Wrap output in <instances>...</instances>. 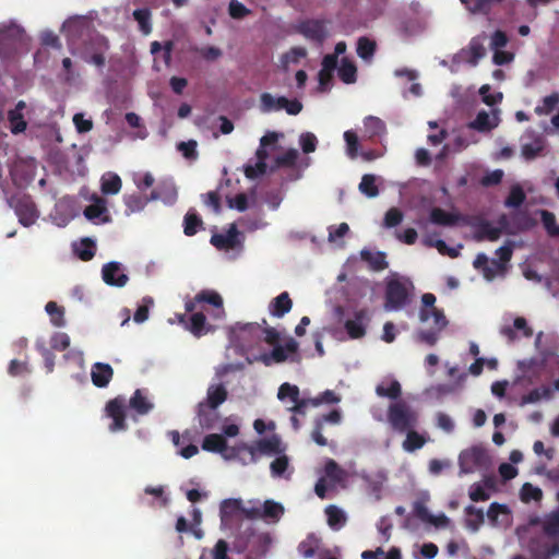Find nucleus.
<instances>
[{
  "mask_svg": "<svg viewBox=\"0 0 559 559\" xmlns=\"http://www.w3.org/2000/svg\"><path fill=\"white\" fill-rule=\"evenodd\" d=\"M418 413L403 400L391 403L388 407L386 419L393 431L404 433L418 425Z\"/></svg>",
  "mask_w": 559,
  "mask_h": 559,
  "instance_id": "1",
  "label": "nucleus"
},
{
  "mask_svg": "<svg viewBox=\"0 0 559 559\" xmlns=\"http://www.w3.org/2000/svg\"><path fill=\"white\" fill-rule=\"evenodd\" d=\"M25 32L15 23L0 24V60H12L24 43Z\"/></svg>",
  "mask_w": 559,
  "mask_h": 559,
  "instance_id": "2",
  "label": "nucleus"
},
{
  "mask_svg": "<svg viewBox=\"0 0 559 559\" xmlns=\"http://www.w3.org/2000/svg\"><path fill=\"white\" fill-rule=\"evenodd\" d=\"M459 464L461 471L468 474L486 468L490 464V457L484 447L474 445L460 453Z\"/></svg>",
  "mask_w": 559,
  "mask_h": 559,
  "instance_id": "3",
  "label": "nucleus"
},
{
  "mask_svg": "<svg viewBox=\"0 0 559 559\" xmlns=\"http://www.w3.org/2000/svg\"><path fill=\"white\" fill-rule=\"evenodd\" d=\"M408 302L409 292L407 286L400 280H390L385 287V310H400Z\"/></svg>",
  "mask_w": 559,
  "mask_h": 559,
  "instance_id": "4",
  "label": "nucleus"
},
{
  "mask_svg": "<svg viewBox=\"0 0 559 559\" xmlns=\"http://www.w3.org/2000/svg\"><path fill=\"white\" fill-rule=\"evenodd\" d=\"M10 205L14 207L15 214L19 217V222L23 226L28 227L33 225L38 218V211L31 195L22 194L12 197L10 200Z\"/></svg>",
  "mask_w": 559,
  "mask_h": 559,
  "instance_id": "5",
  "label": "nucleus"
},
{
  "mask_svg": "<svg viewBox=\"0 0 559 559\" xmlns=\"http://www.w3.org/2000/svg\"><path fill=\"white\" fill-rule=\"evenodd\" d=\"M105 412L107 417L112 419L109 425L111 432H118L127 430L128 425L126 423V400L122 396H117L107 402Z\"/></svg>",
  "mask_w": 559,
  "mask_h": 559,
  "instance_id": "6",
  "label": "nucleus"
},
{
  "mask_svg": "<svg viewBox=\"0 0 559 559\" xmlns=\"http://www.w3.org/2000/svg\"><path fill=\"white\" fill-rule=\"evenodd\" d=\"M108 48V40L105 37L97 35L85 45L83 59L88 63H93L96 67L102 68L105 66V53Z\"/></svg>",
  "mask_w": 559,
  "mask_h": 559,
  "instance_id": "7",
  "label": "nucleus"
},
{
  "mask_svg": "<svg viewBox=\"0 0 559 559\" xmlns=\"http://www.w3.org/2000/svg\"><path fill=\"white\" fill-rule=\"evenodd\" d=\"M423 307L419 310V320L421 322L428 321L430 318L433 319V324L439 328H445L448 320L442 309L435 307L436 296L431 293H426L421 296Z\"/></svg>",
  "mask_w": 559,
  "mask_h": 559,
  "instance_id": "8",
  "label": "nucleus"
},
{
  "mask_svg": "<svg viewBox=\"0 0 559 559\" xmlns=\"http://www.w3.org/2000/svg\"><path fill=\"white\" fill-rule=\"evenodd\" d=\"M370 322L369 310L364 308L354 312V318L345 321L344 328L353 340L362 338L366 335Z\"/></svg>",
  "mask_w": 559,
  "mask_h": 559,
  "instance_id": "9",
  "label": "nucleus"
},
{
  "mask_svg": "<svg viewBox=\"0 0 559 559\" xmlns=\"http://www.w3.org/2000/svg\"><path fill=\"white\" fill-rule=\"evenodd\" d=\"M298 32L302 34L307 39L318 44H322L328 36L325 22L316 19L302 21L298 25Z\"/></svg>",
  "mask_w": 559,
  "mask_h": 559,
  "instance_id": "10",
  "label": "nucleus"
},
{
  "mask_svg": "<svg viewBox=\"0 0 559 559\" xmlns=\"http://www.w3.org/2000/svg\"><path fill=\"white\" fill-rule=\"evenodd\" d=\"M178 319L186 330L195 337H201L211 331V326L206 323L205 314L202 311L194 312L189 318L186 314H179Z\"/></svg>",
  "mask_w": 559,
  "mask_h": 559,
  "instance_id": "11",
  "label": "nucleus"
},
{
  "mask_svg": "<svg viewBox=\"0 0 559 559\" xmlns=\"http://www.w3.org/2000/svg\"><path fill=\"white\" fill-rule=\"evenodd\" d=\"M102 276L104 282L110 286L123 287L129 277L121 271V265L118 262L106 263L102 269Z\"/></svg>",
  "mask_w": 559,
  "mask_h": 559,
  "instance_id": "12",
  "label": "nucleus"
},
{
  "mask_svg": "<svg viewBox=\"0 0 559 559\" xmlns=\"http://www.w3.org/2000/svg\"><path fill=\"white\" fill-rule=\"evenodd\" d=\"M487 39V35L485 32L473 37L466 49H463L462 52L467 56V62L472 66H476L478 61L485 57L486 48L485 41Z\"/></svg>",
  "mask_w": 559,
  "mask_h": 559,
  "instance_id": "13",
  "label": "nucleus"
},
{
  "mask_svg": "<svg viewBox=\"0 0 559 559\" xmlns=\"http://www.w3.org/2000/svg\"><path fill=\"white\" fill-rule=\"evenodd\" d=\"M238 230L235 224H231L226 234H214L211 237V245L218 250H230L238 245Z\"/></svg>",
  "mask_w": 559,
  "mask_h": 559,
  "instance_id": "14",
  "label": "nucleus"
},
{
  "mask_svg": "<svg viewBox=\"0 0 559 559\" xmlns=\"http://www.w3.org/2000/svg\"><path fill=\"white\" fill-rule=\"evenodd\" d=\"M26 108L24 100H19L15 107L8 111V121L13 134L22 133L26 130L27 122L24 119L23 110Z\"/></svg>",
  "mask_w": 559,
  "mask_h": 559,
  "instance_id": "15",
  "label": "nucleus"
},
{
  "mask_svg": "<svg viewBox=\"0 0 559 559\" xmlns=\"http://www.w3.org/2000/svg\"><path fill=\"white\" fill-rule=\"evenodd\" d=\"M92 382L97 388H106L114 377V369L109 364L95 362L91 371Z\"/></svg>",
  "mask_w": 559,
  "mask_h": 559,
  "instance_id": "16",
  "label": "nucleus"
},
{
  "mask_svg": "<svg viewBox=\"0 0 559 559\" xmlns=\"http://www.w3.org/2000/svg\"><path fill=\"white\" fill-rule=\"evenodd\" d=\"M293 308V301L287 292L281 293L277 297L272 299L269 305L271 316L275 318H283Z\"/></svg>",
  "mask_w": 559,
  "mask_h": 559,
  "instance_id": "17",
  "label": "nucleus"
},
{
  "mask_svg": "<svg viewBox=\"0 0 559 559\" xmlns=\"http://www.w3.org/2000/svg\"><path fill=\"white\" fill-rule=\"evenodd\" d=\"M195 300L199 301L200 304L206 302V304H210L213 307H215L216 308V312L214 314L215 318L221 319L225 314V310L223 307V298L218 293H216L214 290H209V289L201 290L199 294L195 295Z\"/></svg>",
  "mask_w": 559,
  "mask_h": 559,
  "instance_id": "18",
  "label": "nucleus"
},
{
  "mask_svg": "<svg viewBox=\"0 0 559 559\" xmlns=\"http://www.w3.org/2000/svg\"><path fill=\"white\" fill-rule=\"evenodd\" d=\"M129 406L139 415H146L153 408L154 404L144 394V391L136 389L129 401Z\"/></svg>",
  "mask_w": 559,
  "mask_h": 559,
  "instance_id": "19",
  "label": "nucleus"
},
{
  "mask_svg": "<svg viewBox=\"0 0 559 559\" xmlns=\"http://www.w3.org/2000/svg\"><path fill=\"white\" fill-rule=\"evenodd\" d=\"M228 396V392L224 384H212L206 392V401L204 402L210 408L216 409L223 404Z\"/></svg>",
  "mask_w": 559,
  "mask_h": 559,
  "instance_id": "20",
  "label": "nucleus"
},
{
  "mask_svg": "<svg viewBox=\"0 0 559 559\" xmlns=\"http://www.w3.org/2000/svg\"><path fill=\"white\" fill-rule=\"evenodd\" d=\"M462 219L460 214L449 213L441 207H433L430 212V221L440 226H454Z\"/></svg>",
  "mask_w": 559,
  "mask_h": 559,
  "instance_id": "21",
  "label": "nucleus"
},
{
  "mask_svg": "<svg viewBox=\"0 0 559 559\" xmlns=\"http://www.w3.org/2000/svg\"><path fill=\"white\" fill-rule=\"evenodd\" d=\"M360 257L362 261L367 262L370 269L373 271H383L389 266V263L386 262V255L384 252H371L365 249L361 250Z\"/></svg>",
  "mask_w": 559,
  "mask_h": 559,
  "instance_id": "22",
  "label": "nucleus"
},
{
  "mask_svg": "<svg viewBox=\"0 0 559 559\" xmlns=\"http://www.w3.org/2000/svg\"><path fill=\"white\" fill-rule=\"evenodd\" d=\"M198 419L202 428L212 429L218 419V414L216 409H212L204 402H201L198 405Z\"/></svg>",
  "mask_w": 559,
  "mask_h": 559,
  "instance_id": "23",
  "label": "nucleus"
},
{
  "mask_svg": "<svg viewBox=\"0 0 559 559\" xmlns=\"http://www.w3.org/2000/svg\"><path fill=\"white\" fill-rule=\"evenodd\" d=\"M542 528L549 538H559V509L545 514L542 520Z\"/></svg>",
  "mask_w": 559,
  "mask_h": 559,
  "instance_id": "24",
  "label": "nucleus"
},
{
  "mask_svg": "<svg viewBox=\"0 0 559 559\" xmlns=\"http://www.w3.org/2000/svg\"><path fill=\"white\" fill-rule=\"evenodd\" d=\"M202 449L207 452L222 453L227 450V441L222 435L211 433L204 437Z\"/></svg>",
  "mask_w": 559,
  "mask_h": 559,
  "instance_id": "25",
  "label": "nucleus"
},
{
  "mask_svg": "<svg viewBox=\"0 0 559 559\" xmlns=\"http://www.w3.org/2000/svg\"><path fill=\"white\" fill-rule=\"evenodd\" d=\"M465 7L468 9L469 12L476 14H489L491 11V8L502 2L503 0H460Z\"/></svg>",
  "mask_w": 559,
  "mask_h": 559,
  "instance_id": "26",
  "label": "nucleus"
},
{
  "mask_svg": "<svg viewBox=\"0 0 559 559\" xmlns=\"http://www.w3.org/2000/svg\"><path fill=\"white\" fill-rule=\"evenodd\" d=\"M497 127V122H495L489 114L485 110H481L477 114L476 118L468 123V128L473 130H477L479 132H488Z\"/></svg>",
  "mask_w": 559,
  "mask_h": 559,
  "instance_id": "27",
  "label": "nucleus"
},
{
  "mask_svg": "<svg viewBox=\"0 0 559 559\" xmlns=\"http://www.w3.org/2000/svg\"><path fill=\"white\" fill-rule=\"evenodd\" d=\"M502 228L493 226L488 221H481L477 228V239H487L489 241H496L500 238Z\"/></svg>",
  "mask_w": 559,
  "mask_h": 559,
  "instance_id": "28",
  "label": "nucleus"
},
{
  "mask_svg": "<svg viewBox=\"0 0 559 559\" xmlns=\"http://www.w3.org/2000/svg\"><path fill=\"white\" fill-rule=\"evenodd\" d=\"M364 126L368 138L381 136L385 133V123L378 117L368 116L364 120Z\"/></svg>",
  "mask_w": 559,
  "mask_h": 559,
  "instance_id": "29",
  "label": "nucleus"
},
{
  "mask_svg": "<svg viewBox=\"0 0 559 559\" xmlns=\"http://www.w3.org/2000/svg\"><path fill=\"white\" fill-rule=\"evenodd\" d=\"M338 78L342 82L346 84H352L356 82L357 79V68L353 61L348 58H343L341 60V66L338 68Z\"/></svg>",
  "mask_w": 559,
  "mask_h": 559,
  "instance_id": "30",
  "label": "nucleus"
},
{
  "mask_svg": "<svg viewBox=\"0 0 559 559\" xmlns=\"http://www.w3.org/2000/svg\"><path fill=\"white\" fill-rule=\"evenodd\" d=\"M148 202V199L141 193H133L124 197L126 214L130 215L142 211Z\"/></svg>",
  "mask_w": 559,
  "mask_h": 559,
  "instance_id": "31",
  "label": "nucleus"
},
{
  "mask_svg": "<svg viewBox=\"0 0 559 559\" xmlns=\"http://www.w3.org/2000/svg\"><path fill=\"white\" fill-rule=\"evenodd\" d=\"M376 393L380 397H388L394 401H399L402 394V388L397 380H391L388 386H385L384 383L378 384L376 388Z\"/></svg>",
  "mask_w": 559,
  "mask_h": 559,
  "instance_id": "32",
  "label": "nucleus"
},
{
  "mask_svg": "<svg viewBox=\"0 0 559 559\" xmlns=\"http://www.w3.org/2000/svg\"><path fill=\"white\" fill-rule=\"evenodd\" d=\"M284 513V507L273 500H266L262 508V519L277 522Z\"/></svg>",
  "mask_w": 559,
  "mask_h": 559,
  "instance_id": "33",
  "label": "nucleus"
},
{
  "mask_svg": "<svg viewBox=\"0 0 559 559\" xmlns=\"http://www.w3.org/2000/svg\"><path fill=\"white\" fill-rule=\"evenodd\" d=\"M96 245L91 238H84L74 246V252L82 261H90L94 258Z\"/></svg>",
  "mask_w": 559,
  "mask_h": 559,
  "instance_id": "34",
  "label": "nucleus"
},
{
  "mask_svg": "<svg viewBox=\"0 0 559 559\" xmlns=\"http://www.w3.org/2000/svg\"><path fill=\"white\" fill-rule=\"evenodd\" d=\"M122 187L121 178L116 174H107L102 178V192L104 194H117Z\"/></svg>",
  "mask_w": 559,
  "mask_h": 559,
  "instance_id": "35",
  "label": "nucleus"
},
{
  "mask_svg": "<svg viewBox=\"0 0 559 559\" xmlns=\"http://www.w3.org/2000/svg\"><path fill=\"white\" fill-rule=\"evenodd\" d=\"M404 433H406V439L403 441V449L405 451L414 452L425 445L426 439L417 431H415V429H411Z\"/></svg>",
  "mask_w": 559,
  "mask_h": 559,
  "instance_id": "36",
  "label": "nucleus"
},
{
  "mask_svg": "<svg viewBox=\"0 0 559 559\" xmlns=\"http://www.w3.org/2000/svg\"><path fill=\"white\" fill-rule=\"evenodd\" d=\"M203 225L201 217L194 212L189 211L183 218V233L186 236H193Z\"/></svg>",
  "mask_w": 559,
  "mask_h": 559,
  "instance_id": "37",
  "label": "nucleus"
},
{
  "mask_svg": "<svg viewBox=\"0 0 559 559\" xmlns=\"http://www.w3.org/2000/svg\"><path fill=\"white\" fill-rule=\"evenodd\" d=\"M289 467V459L287 455L283 454L277 456L274 461L270 464L271 475L275 478L277 477H285L289 478L290 473L288 475H285V473L288 471Z\"/></svg>",
  "mask_w": 559,
  "mask_h": 559,
  "instance_id": "38",
  "label": "nucleus"
},
{
  "mask_svg": "<svg viewBox=\"0 0 559 559\" xmlns=\"http://www.w3.org/2000/svg\"><path fill=\"white\" fill-rule=\"evenodd\" d=\"M45 310L49 314L50 321L55 326L61 328L66 325L64 309L58 306L57 302L48 301Z\"/></svg>",
  "mask_w": 559,
  "mask_h": 559,
  "instance_id": "39",
  "label": "nucleus"
},
{
  "mask_svg": "<svg viewBox=\"0 0 559 559\" xmlns=\"http://www.w3.org/2000/svg\"><path fill=\"white\" fill-rule=\"evenodd\" d=\"M242 501L241 499H225L221 503V519L223 522L230 519L236 512H241Z\"/></svg>",
  "mask_w": 559,
  "mask_h": 559,
  "instance_id": "40",
  "label": "nucleus"
},
{
  "mask_svg": "<svg viewBox=\"0 0 559 559\" xmlns=\"http://www.w3.org/2000/svg\"><path fill=\"white\" fill-rule=\"evenodd\" d=\"M544 150V141L542 138H536L531 143H524L521 146V154L526 160L536 158Z\"/></svg>",
  "mask_w": 559,
  "mask_h": 559,
  "instance_id": "41",
  "label": "nucleus"
},
{
  "mask_svg": "<svg viewBox=\"0 0 559 559\" xmlns=\"http://www.w3.org/2000/svg\"><path fill=\"white\" fill-rule=\"evenodd\" d=\"M377 44L368 37H360L357 41V55L362 60H370L376 52Z\"/></svg>",
  "mask_w": 559,
  "mask_h": 559,
  "instance_id": "42",
  "label": "nucleus"
},
{
  "mask_svg": "<svg viewBox=\"0 0 559 559\" xmlns=\"http://www.w3.org/2000/svg\"><path fill=\"white\" fill-rule=\"evenodd\" d=\"M133 19L138 22L140 31L144 35L152 32L151 11L147 8L136 9L133 11Z\"/></svg>",
  "mask_w": 559,
  "mask_h": 559,
  "instance_id": "43",
  "label": "nucleus"
},
{
  "mask_svg": "<svg viewBox=\"0 0 559 559\" xmlns=\"http://www.w3.org/2000/svg\"><path fill=\"white\" fill-rule=\"evenodd\" d=\"M325 514L328 518V524L332 528H340L346 522V516L344 512L336 506L326 507Z\"/></svg>",
  "mask_w": 559,
  "mask_h": 559,
  "instance_id": "44",
  "label": "nucleus"
},
{
  "mask_svg": "<svg viewBox=\"0 0 559 559\" xmlns=\"http://www.w3.org/2000/svg\"><path fill=\"white\" fill-rule=\"evenodd\" d=\"M444 328H439L435 325L431 330H419L416 333V340L420 343H424L428 346H435L440 337V333Z\"/></svg>",
  "mask_w": 559,
  "mask_h": 559,
  "instance_id": "45",
  "label": "nucleus"
},
{
  "mask_svg": "<svg viewBox=\"0 0 559 559\" xmlns=\"http://www.w3.org/2000/svg\"><path fill=\"white\" fill-rule=\"evenodd\" d=\"M258 450L265 454H280L284 451L277 437L260 440L258 442Z\"/></svg>",
  "mask_w": 559,
  "mask_h": 559,
  "instance_id": "46",
  "label": "nucleus"
},
{
  "mask_svg": "<svg viewBox=\"0 0 559 559\" xmlns=\"http://www.w3.org/2000/svg\"><path fill=\"white\" fill-rule=\"evenodd\" d=\"M543 397L550 399L551 397V390L547 386H543L542 389H533L527 394H524L521 397L520 405L524 406L526 404L536 403Z\"/></svg>",
  "mask_w": 559,
  "mask_h": 559,
  "instance_id": "47",
  "label": "nucleus"
},
{
  "mask_svg": "<svg viewBox=\"0 0 559 559\" xmlns=\"http://www.w3.org/2000/svg\"><path fill=\"white\" fill-rule=\"evenodd\" d=\"M359 190L368 198H374L379 194V189L376 185V177L373 175H364L359 183Z\"/></svg>",
  "mask_w": 559,
  "mask_h": 559,
  "instance_id": "48",
  "label": "nucleus"
},
{
  "mask_svg": "<svg viewBox=\"0 0 559 559\" xmlns=\"http://www.w3.org/2000/svg\"><path fill=\"white\" fill-rule=\"evenodd\" d=\"M468 519L466 520V525L468 528L473 531H477L479 525L484 522V512L480 509L475 508L474 506H468L465 509Z\"/></svg>",
  "mask_w": 559,
  "mask_h": 559,
  "instance_id": "49",
  "label": "nucleus"
},
{
  "mask_svg": "<svg viewBox=\"0 0 559 559\" xmlns=\"http://www.w3.org/2000/svg\"><path fill=\"white\" fill-rule=\"evenodd\" d=\"M280 96L274 97L270 93H262L260 96V109L262 112H271L282 110L280 107Z\"/></svg>",
  "mask_w": 559,
  "mask_h": 559,
  "instance_id": "50",
  "label": "nucleus"
},
{
  "mask_svg": "<svg viewBox=\"0 0 559 559\" xmlns=\"http://www.w3.org/2000/svg\"><path fill=\"white\" fill-rule=\"evenodd\" d=\"M525 199H526L525 192L519 185H516L511 188L510 193L507 197L504 204L508 207H519L524 203Z\"/></svg>",
  "mask_w": 559,
  "mask_h": 559,
  "instance_id": "51",
  "label": "nucleus"
},
{
  "mask_svg": "<svg viewBox=\"0 0 559 559\" xmlns=\"http://www.w3.org/2000/svg\"><path fill=\"white\" fill-rule=\"evenodd\" d=\"M520 496L523 502L539 501L543 498V491L531 483H525L521 488Z\"/></svg>",
  "mask_w": 559,
  "mask_h": 559,
  "instance_id": "52",
  "label": "nucleus"
},
{
  "mask_svg": "<svg viewBox=\"0 0 559 559\" xmlns=\"http://www.w3.org/2000/svg\"><path fill=\"white\" fill-rule=\"evenodd\" d=\"M298 156H299V154L296 148H289L284 154L278 155L275 158V166L276 167H287V168L295 167Z\"/></svg>",
  "mask_w": 559,
  "mask_h": 559,
  "instance_id": "53",
  "label": "nucleus"
},
{
  "mask_svg": "<svg viewBox=\"0 0 559 559\" xmlns=\"http://www.w3.org/2000/svg\"><path fill=\"white\" fill-rule=\"evenodd\" d=\"M542 223L551 237L559 236V226L556 224V216L554 213L543 210L540 212Z\"/></svg>",
  "mask_w": 559,
  "mask_h": 559,
  "instance_id": "54",
  "label": "nucleus"
},
{
  "mask_svg": "<svg viewBox=\"0 0 559 559\" xmlns=\"http://www.w3.org/2000/svg\"><path fill=\"white\" fill-rule=\"evenodd\" d=\"M559 104V94L552 93L543 99V105L535 108V112L539 116L549 115Z\"/></svg>",
  "mask_w": 559,
  "mask_h": 559,
  "instance_id": "55",
  "label": "nucleus"
},
{
  "mask_svg": "<svg viewBox=\"0 0 559 559\" xmlns=\"http://www.w3.org/2000/svg\"><path fill=\"white\" fill-rule=\"evenodd\" d=\"M299 396V388L295 384L285 382L278 388L277 397L281 401H284L288 397L292 402H296Z\"/></svg>",
  "mask_w": 559,
  "mask_h": 559,
  "instance_id": "56",
  "label": "nucleus"
},
{
  "mask_svg": "<svg viewBox=\"0 0 559 559\" xmlns=\"http://www.w3.org/2000/svg\"><path fill=\"white\" fill-rule=\"evenodd\" d=\"M243 173L248 179H257L266 173V163L255 162L253 165L247 164L243 167Z\"/></svg>",
  "mask_w": 559,
  "mask_h": 559,
  "instance_id": "57",
  "label": "nucleus"
},
{
  "mask_svg": "<svg viewBox=\"0 0 559 559\" xmlns=\"http://www.w3.org/2000/svg\"><path fill=\"white\" fill-rule=\"evenodd\" d=\"M228 13L235 20H241L248 16L251 11L238 0H231L228 5Z\"/></svg>",
  "mask_w": 559,
  "mask_h": 559,
  "instance_id": "58",
  "label": "nucleus"
},
{
  "mask_svg": "<svg viewBox=\"0 0 559 559\" xmlns=\"http://www.w3.org/2000/svg\"><path fill=\"white\" fill-rule=\"evenodd\" d=\"M318 549V540L313 537H308L302 540L298 546L299 554L305 558H312Z\"/></svg>",
  "mask_w": 559,
  "mask_h": 559,
  "instance_id": "59",
  "label": "nucleus"
},
{
  "mask_svg": "<svg viewBox=\"0 0 559 559\" xmlns=\"http://www.w3.org/2000/svg\"><path fill=\"white\" fill-rule=\"evenodd\" d=\"M344 140L347 146V154L350 158H355L358 154V136L356 132L353 130H347L344 132Z\"/></svg>",
  "mask_w": 559,
  "mask_h": 559,
  "instance_id": "60",
  "label": "nucleus"
},
{
  "mask_svg": "<svg viewBox=\"0 0 559 559\" xmlns=\"http://www.w3.org/2000/svg\"><path fill=\"white\" fill-rule=\"evenodd\" d=\"M490 85L485 84L479 88V94L481 96L483 102L488 106H493L502 100V93L498 92L496 94H490Z\"/></svg>",
  "mask_w": 559,
  "mask_h": 559,
  "instance_id": "61",
  "label": "nucleus"
},
{
  "mask_svg": "<svg viewBox=\"0 0 559 559\" xmlns=\"http://www.w3.org/2000/svg\"><path fill=\"white\" fill-rule=\"evenodd\" d=\"M280 107L288 115L296 116L302 110V104L298 99H288L285 96H280Z\"/></svg>",
  "mask_w": 559,
  "mask_h": 559,
  "instance_id": "62",
  "label": "nucleus"
},
{
  "mask_svg": "<svg viewBox=\"0 0 559 559\" xmlns=\"http://www.w3.org/2000/svg\"><path fill=\"white\" fill-rule=\"evenodd\" d=\"M106 212L105 201L98 199L95 203L88 205L84 210V215L88 219L100 217Z\"/></svg>",
  "mask_w": 559,
  "mask_h": 559,
  "instance_id": "63",
  "label": "nucleus"
},
{
  "mask_svg": "<svg viewBox=\"0 0 559 559\" xmlns=\"http://www.w3.org/2000/svg\"><path fill=\"white\" fill-rule=\"evenodd\" d=\"M299 143L304 153L309 154L316 151L318 140L317 136L311 132L301 133L299 138Z\"/></svg>",
  "mask_w": 559,
  "mask_h": 559,
  "instance_id": "64",
  "label": "nucleus"
}]
</instances>
